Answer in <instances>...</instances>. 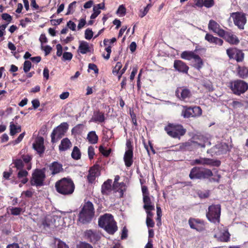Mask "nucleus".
<instances>
[{
  "label": "nucleus",
  "instance_id": "nucleus-1",
  "mask_svg": "<svg viewBox=\"0 0 248 248\" xmlns=\"http://www.w3.org/2000/svg\"><path fill=\"white\" fill-rule=\"evenodd\" d=\"M55 187L59 193L63 195H71L75 190V185L72 180L65 177L57 181Z\"/></svg>",
  "mask_w": 248,
  "mask_h": 248
},
{
  "label": "nucleus",
  "instance_id": "nucleus-2",
  "mask_svg": "<svg viewBox=\"0 0 248 248\" xmlns=\"http://www.w3.org/2000/svg\"><path fill=\"white\" fill-rule=\"evenodd\" d=\"M94 215V209L93 203L88 201L83 206L78 214V220L82 224L89 223Z\"/></svg>",
  "mask_w": 248,
  "mask_h": 248
},
{
  "label": "nucleus",
  "instance_id": "nucleus-3",
  "mask_svg": "<svg viewBox=\"0 0 248 248\" xmlns=\"http://www.w3.org/2000/svg\"><path fill=\"white\" fill-rule=\"evenodd\" d=\"M167 134L173 139L180 138L186 133V130L180 124H168L164 128Z\"/></svg>",
  "mask_w": 248,
  "mask_h": 248
},
{
  "label": "nucleus",
  "instance_id": "nucleus-4",
  "mask_svg": "<svg viewBox=\"0 0 248 248\" xmlns=\"http://www.w3.org/2000/svg\"><path fill=\"white\" fill-rule=\"evenodd\" d=\"M221 215V205L219 204H212L208 208L206 216L208 220L213 223H219Z\"/></svg>",
  "mask_w": 248,
  "mask_h": 248
},
{
  "label": "nucleus",
  "instance_id": "nucleus-5",
  "mask_svg": "<svg viewBox=\"0 0 248 248\" xmlns=\"http://www.w3.org/2000/svg\"><path fill=\"white\" fill-rule=\"evenodd\" d=\"M229 87L233 94L240 95L248 90V84L244 80L237 79L231 81Z\"/></svg>",
  "mask_w": 248,
  "mask_h": 248
},
{
  "label": "nucleus",
  "instance_id": "nucleus-6",
  "mask_svg": "<svg viewBox=\"0 0 248 248\" xmlns=\"http://www.w3.org/2000/svg\"><path fill=\"white\" fill-rule=\"evenodd\" d=\"M68 128L66 123H62L60 125L54 128L51 133V142L55 143L62 138Z\"/></svg>",
  "mask_w": 248,
  "mask_h": 248
},
{
  "label": "nucleus",
  "instance_id": "nucleus-7",
  "mask_svg": "<svg viewBox=\"0 0 248 248\" xmlns=\"http://www.w3.org/2000/svg\"><path fill=\"white\" fill-rule=\"evenodd\" d=\"M231 17L232 18L234 24L241 30L245 28V25L247 23L246 14L242 12H234L231 14Z\"/></svg>",
  "mask_w": 248,
  "mask_h": 248
},
{
  "label": "nucleus",
  "instance_id": "nucleus-8",
  "mask_svg": "<svg viewBox=\"0 0 248 248\" xmlns=\"http://www.w3.org/2000/svg\"><path fill=\"white\" fill-rule=\"evenodd\" d=\"M126 151L124 155V159L126 167H130L133 162V147L130 140H127L126 142Z\"/></svg>",
  "mask_w": 248,
  "mask_h": 248
},
{
  "label": "nucleus",
  "instance_id": "nucleus-9",
  "mask_svg": "<svg viewBox=\"0 0 248 248\" xmlns=\"http://www.w3.org/2000/svg\"><path fill=\"white\" fill-rule=\"evenodd\" d=\"M45 178V171H33L30 180L31 185L36 187L42 186L44 185Z\"/></svg>",
  "mask_w": 248,
  "mask_h": 248
},
{
  "label": "nucleus",
  "instance_id": "nucleus-10",
  "mask_svg": "<svg viewBox=\"0 0 248 248\" xmlns=\"http://www.w3.org/2000/svg\"><path fill=\"white\" fill-rule=\"evenodd\" d=\"M191 165H209L215 166H219L220 164V162L217 160H214L207 158L200 157L198 159H196L191 161L190 163Z\"/></svg>",
  "mask_w": 248,
  "mask_h": 248
},
{
  "label": "nucleus",
  "instance_id": "nucleus-11",
  "mask_svg": "<svg viewBox=\"0 0 248 248\" xmlns=\"http://www.w3.org/2000/svg\"><path fill=\"white\" fill-rule=\"evenodd\" d=\"M188 224L191 229L198 232H202L205 230L204 222L200 219L190 217L188 220Z\"/></svg>",
  "mask_w": 248,
  "mask_h": 248
},
{
  "label": "nucleus",
  "instance_id": "nucleus-12",
  "mask_svg": "<svg viewBox=\"0 0 248 248\" xmlns=\"http://www.w3.org/2000/svg\"><path fill=\"white\" fill-rule=\"evenodd\" d=\"M86 239L90 242L95 244L101 238L99 232L96 230H87L84 233Z\"/></svg>",
  "mask_w": 248,
  "mask_h": 248
},
{
  "label": "nucleus",
  "instance_id": "nucleus-13",
  "mask_svg": "<svg viewBox=\"0 0 248 248\" xmlns=\"http://www.w3.org/2000/svg\"><path fill=\"white\" fill-rule=\"evenodd\" d=\"M176 94L181 100L188 99L192 95L190 90L185 87L178 88L176 91Z\"/></svg>",
  "mask_w": 248,
  "mask_h": 248
},
{
  "label": "nucleus",
  "instance_id": "nucleus-14",
  "mask_svg": "<svg viewBox=\"0 0 248 248\" xmlns=\"http://www.w3.org/2000/svg\"><path fill=\"white\" fill-rule=\"evenodd\" d=\"M208 28L210 31L217 34L219 37H221L225 30L222 29L219 24L216 21L211 19L208 25Z\"/></svg>",
  "mask_w": 248,
  "mask_h": 248
},
{
  "label": "nucleus",
  "instance_id": "nucleus-15",
  "mask_svg": "<svg viewBox=\"0 0 248 248\" xmlns=\"http://www.w3.org/2000/svg\"><path fill=\"white\" fill-rule=\"evenodd\" d=\"M221 37L224 38L227 42L232 45H237L239 43L238 38L231 31H225Z\"/></svg>",
  "mask_w": 248,
  "mask_h": 248
},
{
  "label": "nucleus",
  "instance_id": "nucleus-16",
  "mask_svg": "<svg viewBox=\"0 0 248 248\" xmlns=\"http://www.w3.org/2000/svg\"><path fill=\"white\" fill-rule=\"evenodd\" d=\"M114 220L113 216L111 214L106 213L99 218L98 225L103 228Z\"/></svg>",
  "mask_w": 248,
  "mask_h": 248
},
{
  "label": "nucleus",
  "instance_id": "nucleus-17",
  "mask_svg": "<svg viewBox=\"0 0 248 248\" xmlns=\"http://www.w3.org/2000/svg\"><path fill=\"white\" fill-rule=\"evenodd\" d=\"M194 143L198 144L202 148H204L206 145H211L209 139L203 135H196L193 137Z\"/></svg>",
  "mask_w": 248,
  "mask_h": 248
},
{
  "label": "nucleus",
  "instance_id": "nucleus-18",
  "mask_svg": "<svg viewBox=\"0 0 248 248\" xmlns=\"http://www.w3.org/2000/svg\"><path fill=\"white\" fill-rule=\"evenodd\" d=\"M112 180L108 179L105 181L101 186V192L102 195L108 196L110 194L112 189Z\"/></svg>",
  "mask_w": 248,
  "mask_h": 248
},
{
  "label": "nucleus",
  "instance_id": "nucleus-19",
  "mask_svg": "<svg viewBox=\"0 0 248 248\" xmlns=\"http://www.w3.org/2000/svg\"><path fill=\"white\" fill-rule=\"evenodd\" d=\"M173 66L176 70L183 73H187L189 69L186 63L181 60H175Z\"/></svg>",
  "mask_w": 248,
  "mask_h": 248
},
{
  "label": "nucleus",
  "instance_id": "nucleus-20",
  "mask_svg": "<svg viewBox=\"0 0 248 248\" xmlns=\"http://www.w3.org/2000/svg\"><path fill=\"white\" fill-rule=\"evenodd\" d=\"M206 175H213L212 171H190L189 176L191 179L196 180L204 178Z\"/></svg>",
  "mask_w": 248,
  "mask_h": 248
},
{
  "label": "nucleus",
  "instance_id": "nucleus-21",
  "mask_svg": "<svg viewBox=\"0 0 248 248\" xmlns=\"http://www.w3.org/2000/svg\"><path fill=\"white\" fill-rule=\"evenodd\" d=\"M44 138L42 137H39L36 138L35 142L33 144V149L39 154H42L44 152Z\"/></svg>",
  "mask_w": 248,
  "mask_h": 248
},
{
  "label": "nucleus",
  "instance_id": "nucleus-22",
  "mask_svg": "<svg viewBox=\"0 0 248 248\" xmlns=\"http://www.w3.org/2000/svg\"><path fill=\"white\" fill-rule=\"evenodd\" d=\"M126 185L124 182L112 184L113 191L115 193L118 192L120 198L123 197L124 192L126 190Z\"/></svg>",
  "mask_w": 248,
  "mask_h": 248
},
{
  "label": "nucleus",
  "instance_id": "nucleus-23",
  "mask_svg": "<svg viewBox=\"0 0 248 248\" xmlns=\"http://www.w3.org/2000/svg\"><path fill=\"white\" fill-rule=\"evenodd\" d=\"M204 39L206 41L210 44L215 45L221 46L223 45V41L222 39L214 36L212 34L207 33L206 34Z\"/></svg>",
  "mask_w": 248,
  "mask_h": 248
},
{
  "label": "nucleus",
  "instance_id": "nucleus-24",
  "mask_svg": "<svg viewBox=\"0 0 248 248\" xmlns=\"http://www.w3.org/2000/svg\"><path fill=\"white\" fill-rule=\"evenodd\" d=\"M105 120V117L104 113L100 111H96L93 112V115L90 121L95 123H103Z\"/></svg>",
  "mask_w": 248,
  "mask_h": 248
},
{
  "label": "nucleus",
  "instance_id": "nucleus-25",
  "mask_svg": "<svg viewBox=\"0 0 248 248\" xmlns=\"http://www.w3.org/2000/svg\"><path fill=\"white\" fill-rule=\"evenodd\" d=\"M53 225V222L50 217L46 216L41 221L40 227L46 230L50 229Z\"/></svg>",
  "mask_w": 248,
  "mask_h": 248
},
{
  "label": "nucleus",
  "instance_id": "nucleus-26",
  "mask_svg": "<svg viewBox=\"0 0 248 248\" xmlns=\"http://www.w3.org/2000/svg\"><path fill=\"white\" fill-rule=\"evenodd\" d=\"M108 233L113 234L118 230L116 222L114 220L103 228Z\"/></svg>",
  "mask_w": 248,
  "mask_h": 248
},
{
  "label": "nucleus",
  "instance_id": "nucleus-27",
  "mask_svg": "<svg viewBox=\"0 0 248 248\" xmlns=\"http://www.w3.org/2000/svg\"><path fill=\"white\" fill-rule=\"evenodd\" d=\"M237 72L239 78L243 79L248 78V67L238 65L237 68Z\"/></svg>",
  "mask_w": 248,
  "mask_h": 248
},
{
  "label": "nucleus",
  "instance_id": "nucleus-28",
  "mask_svg": "<svg viewBox=\"0 0 248 248\" xmlns=\"http://www.w3.org/2000/svg\"><path fill=\"white\" fill-rule=\"evenodd\" d=\"M78 52L84 54L90 51L89 44L84 41L79 42V46L78 48Z\"/></svg>",
  "mask_w": 248,
  "mask_h": 248
},
{
  "label": "nucleus",
  "instance_id": "nucleus-29",
  "mask_svg": "<svg viewBox=\"0 0 248 248\" xmlns=\"http://www.w3.org/2000/svg\"><path fill=\"white\" fill-rule=\"evenodd\" d=\"M71 146L72 143L71 141L68 138H66L62 140L59 148L61 151H65L69 149Z\"/></svg>",
  "mask_w": 248,
  "mask_h": 248
},
{
  "label": "nucleus",
  "instance_id": "nucleus-30",
  "mask_svg": "<svg viewBox=\"0 0 248 248\" xmlns=\"http://www.w3.org/2000/svg\"><path fill=\"white\" fill-rule=\"evenodd\" d=\"M28 175V171H18L17 177L19 180V182L21 183L19 185L20 187L22 186L21 184H25L27 183L29 180L27 178Z\"/></svg>",
  "mask_w": 248,
  "mask_h": 248
},
{
  "label": "nucleus",
  "instance_id": "nucleus-31",
  "mask_svg": "<svg viewBox=\"0 0 248 248\" xmlns=\"http://www.w3.org/2000/svg\"><path fill=\"white\" fill-rule=\"evenodd\" d=\"M143 201L144 203L143 208L145 210H155L154 204H152V202L149 196L146 195L143 197Z\"/></svg>",
  "mask_w": 248,
  "mask_h": 248
},
{
  "label": "nucleus",
  "instance_id": "nucleus-32",
  "mask_svg": "<svg viewBox=\"0 0 248 248\" xmlns=\"http://www.w3.org/2000/svg\"><path fill=\"white\" fill-rule=\"evenodd\" d=\"M194 63L193 66L198 70H200L203 66V62L201 58L197 54L193 58Z\"/></svg>",
  "mask_w": 248,
  "mask_h": 248
},
{
  "label": "nucleus",
  "instance_id": "nucleus-33",
  "mask_svg": "<svg viewBox=\"0 0 248 248\" xmlns=\"http://www.w3.org/2000/svg\"><path fill=\"white\" fill-rule=\"evenodd\" d=\"M196 54L192 51H184L181 54V58L184 60L190 61L193 59Z\"/></svg>",
  "mask_w": 248,
  "mask_h": 248
},
{
  "label": "nucleus",
  "instance_id": "nucleus-34",
  "mask_svg": "<svg viewBox=\"0 0 248 248\" xmlns=\"http://www.w3.org/2000/svg\"><path fill=\"white\" fill-rule=\"evenodd\" d=\"M87 138L88 141L91 144L96 143L98 140V137L94 131L90 132L88 134Z\"/></svg>",
  "mask_w": 248,
  "mask_h": 248
},
{
  "label": "nucleus",
  "instance_id": "nucleus-35",
  "mask_svg": "<svg viewBox=\"0 0 248 248\" xmlns=\"http://www.w3.org/2000/svg\"><path fill=\"white\" fill-rule=\"evenodd\" d=\"M21 131V126L15 125L13 122L10 123V134L11 136H14Z\"/></svg>",
  "mask_w": 248,
  "mask_h": 248
},
{
  "label": "nucleus",
  "instance_id": "nucleus-36",
  "mask_svg": "<svg viewBox=\"0 0 248 248\" xmlns=\"http://www.w3.org/2000/svg\"><path fill=\"white\" fill-rule=\"evenodd\" d=\"M72 157L75 159L78 160L81 157V152L80 150L77 146H74L71 153Z\"/></svg>",
  "mask_w": 248,
  "mask_h": 248
},
{
  "label": "nucleus",
  "instance_id": "nucleus-37",
  "mask_svg": "<svg viewBox=\"0 0 248 248\" xmlns=\"http://www.w3.org/2000/svg\"><path fill=\"white\" fill-rule=\"evenodd\" d=\"M192 117L200 116L202 113V110L200 107H191Z\"/></svg>",
  "mask_w": 248,
  "mask_h": 248
},
{
  "label": "nucleus",
  "instance_id": "nucleus-38",
  "mask_svg": "<svg viewBox=\"0 0 248 248\" xmlns=\"http://www.w3.org/2000/svg\"><path fill=\"white\" fill-rule=\"evenodd\" d=\"M98 172V171H89V174L87 175V178L89 183H93L95 181L96 177L100 175V173L98 174H97Z\"/></svg>",
  "mask_w": 248,
  "mask_h": 248
},
{
  "label": "nucleus",
  "instance_id": "nucleus-39",
  "mask_svg": "<svg viewBox=\"0 0 248 248\" xmlns=\"http://www.w3.org/2000/svg\"><path fill=\"white\" fill-rule=\"evenodd\" d=\"M14 165L17 170H26L25 165L23 164V161L22 159H17L14 162Z\"/></svg>",
  "mask_w": 248,
  "mask_h": 248
},
{
  "label": "nucleus",
  "instance_id": "nucleus-40",
  "mask_svg": "<svg viewBox=\"0 0 248 248\" xmlns=\"http://www.w3.org/2000/svg\"><path fill=\"white\" fill-rule=\"evenodd\" d=\"M22 159L23 164H24V165L26 166L25 169H27V170H30L31 168V164L30 162L31 160V157L27 155L23 156Z\"/></svg>",
  "mask_w": 248,
  "mask_h": 248
},
{
  "label": "nucleus",
  "instance_id": "nucleus-41",
  "mask_svg": "<svg viewBox=\"0 0 248 248\" xmlns=\"http://www.w3.org/2000/svg\"><path fill=\"white\" fill-rule=\"evenodd\" d=\"M244 53L242 50L237 49L233 59L235 60L237 62H242L244 60Z\"/></svg>",
  "mask_w": 248,
  "mask_h": 248
},
{
  "label": "nucleus",
  "instance_id": "nucleus-42",
  "mask_svg": "<svg viewBox=\"0 0 248 248\" xmlns=\"http://www.w3.org/2000/svg\"><path fill=\"white\" fill-rule=\"evenodd\" d=\"M62 166L58 162L55 161L49 166L50 170H62Z\"/></svg>",
  "mask_w": 248,
  "mask_h": 248
},
{
  "label": "nucleus",
  "instance_id": "nucleus-43",
  "mask_svg": "<svg viewBox=\"0 0 248 248\" xmlns=\"http://www.w3.org/2000/svg\"><path fill=\"white\" fill-rule=\"evenodd\" d=\"M184 108L185 109L182 111L181 115L185 118L192 117L191 107H184Z\"/></svg>",
  "mask_w": 248,
  "mask_h": 248
},
{
  "label": "nucleus",
  "instance_id": "nucleus-44",
  "mask_svg": "<svg viewBox=\"0 0 248 248\" xmlns=\"http://www.w3.org/2000/svg\"><path fill=\"white\" fill-rule=\"evenodd\" d=\"M210 190H207L205 191L200 190L198 192L197 194L201 199H206L210 196Z\"/></svg>",
  "mask_w": 248,
  "mask_h": 248
},
{
  "label": "nucleus",
  "instance_id": "nucleus-45",
  "mask_svg": "<svg viewBox=\"0 0 248 248\" xmlns=\"http://www.w3.org/2000/svg\"><path fill=\"white\" fill-rule=\"evenodd\" d=\"M83 127V124H78L73 128L72 129V133L76 134H80L82 132Z\"/></svg>",
  "mask_w": 248,
  "mask_h": 248
},
{
  "label": "nucleus",
  "instance_id": "nucleus-46",
  "mask_svg": "<svg viewBox=\"0 0 248 248\" xmlns=\"http://www.w3.org/2000/svg\"><path fill=\"white\" fill-rule=\"evenodd\" d=\"M237 49L235 48H230L227 49V54L230 59H233L235 52H237Z\"/></svg>",
  "mask_w": 248,
  "mask_h": 248
},
{
  "label": "nucleus",
  "instance_id": "nucleus-47",
  "mask_svg": "<svg viewBox=\"0 0 248 248\" xmlns=\"http://www.w3.org/2000/svg\"><path fill=\"white\" fill-rule=\"evenodd\" d=\"M99 150L100 152L101 153L103 154V155L106 157L108 156L111 152V149H109L108 150H105L102 145H100L99 146Z\"/></svg>",
  "mask_w": 248,
  "mask_h": 248
},
{
  "label": "nucleus",
  "instance_id": "nucleus-48",
  "mask_svg": "<svg viewBox=\"0 0 248 248\" xmlns=\"http://www.w3.org/2000/svg\"><path fill=\"white\" fill-rule=\"evenodd\" d=\"M10 210L11 214L14 216L19 215L22 211V209L20 207H12Z\"/></svg>",
  "mask_w": 248,
  "mask_h": 248
},
{
  "label": "nucleus",
  "instance_id": "nucleus-49",
  "mask_svg": "<svg viewBox=\"0 0 248 248\" xmlns=\"http://www.w3.org/2000/svg\"><path fill=\"white\" fill-rule=\"evenodd\" d=\"M122 67V64L120 62H117L116 65L113 68L112 70V73L114 75H117L119 73L120 71H121V69Z\"/></svg>",
  "mask_w": 248,
  "mask_h": 248
},
{
  "label": "nucleus",
  "instance_id": "nucleus-50",
  "mask_svg": "<svg viewBox=\"0 0 248 248\" xmlns=\"http://www.w3.org/2000/svg\"><path fill=\"white\" fill-rule=\"evenodd\" d=\"M76 3V1H73L69 5L66 15H69L74 11V8L75 7Z\"/></svg>",
  "mask_w": 248,
  "mask_h": 248
},
{
  "label": "nucleus",
  "instance_id": "nucleus-51",
  "mask_svg": "<svg viewBox=\"0 0 248 248\" xmlns=\"http://www.w3.org/2000/svg\"><path fill=\"white\" fill-rule=\"evenodd\" d=\"M76 248H93V247L88 243L80 242L77 245Z\"/></svg>",
  "mask_w": 248,
  "mask_h": 248
},
{
  "label": "nucleus",
  "instance_id": "nucleus-52",
  "mask_svg": "<svg viewBox=\"0 0 248 248\" xmlns=\"http://www.w3.org/2000/svg\"><path fill=\"white\" fill-rule=\"evenodd\" d=\"M31 63L29 61H25L23 64V70L25 73L28 72L31 68Z\"/></svg>",
  "mask_w": 248,
  "mask_h": 248
},
{
  "label": "nucleus",
  "instance_id": "nucleus-53",
  "mask_svg": "<svg viewBox=\"0 0 248 248\" xmlns=\"http://www.w3.org/2000/svg\"><path fill=\"white\" fill-rule=\"evenodd\" d=\"M57 241V248H69V246L60 239H56Z\"/></svg>",
  "mask_w": 248,
  "mask_h": 248
},
{
  "label": "nucleus",
  "instance_id": "nucleus-54",
  "mask_svg": "<svg viewBox=\"0 0 248 248\" xmlns=\"http://www.w3.org/2000/svg\"><path fill=\"white\" fill-rule=\"evenodd\" d=\"M93 34L92 30L87 29L85 31V38L87 40H90L93 37Z\"/></svg>",
  "mask_w": 248,
  "mask_h": 248
},
{
  "label": "nucleus",
  "instance_id": "nucleus-55",
  "mask_svg": "<svg viewBox=\"0 0 248 248\" xmlns=\"http://www.w3.org/2000/svg\"><path fill=\"white\" fill-rule=\"evenodd\" d=\"M117 13L120 15L121 16H124L126 13V9L123 5L119 6Z\"/></svg>",
  "mask_w": 248,
  "mask_h": 248
},
{
  "label": "nucleus",
  "instance_id": "nucleus-56",
  "mask_svg": "<svg viewBox=\"0 0 248 248\" xmlns=\"http://www.w3.org/2000/svg\"><path fill=\"white\" fill-rule=\"evenodd\" d=\"M230 234L229 233V232H224L223 233L222 235L221 236V240L223 242H227L229 241H230Z\"/></svg>",
  "mask_w": 248,
  "mask_h": 248
},
{
  "label": "nucleus",
  "instance_id": "nucleus-57",
  "mask_svg": "<svg viewBox=\"0 0 248 248\" xmlns=\"http://www.w3.org/2000/svg\"><path fill=\"white\" fill-rule=\"evenodd\" d=\"M88 154L90 159H92L93 158V156L95 154L94 149L93 146H90L88 147Z\"/></svg>",
  "mask_w": 248,
  "mask_h": 248
},
{
  "label": "nucleus",
  "instance_id": "nucleus-58",
  "mask_svg": "<svg viewBox=\"0 0 248 248\" xmlns=\"http://www.w3.org/2000/svg\"><path fill=\"white\" fill-rule=\"evenodd\" d=\"M1 18L3 20L6 21L8 23L7 24H9L11 22L12 20V16L7 13H4L1 15Z\"/></svg>",
  "mask_w": 248,
  "mask_h": 248
},
{
  "label": "nucleus",
  "instance_id": "nucleus-59",
  "mask_svg": "<svg viewBox=\"0 0 248 248\" xmlns=\"http://www.w3.org/2000/svg\"><path fill=\"white\" fill-rule=\"evenodd\" d=\"M73 55L71 52H64L62 55V58L64 61H70L72 59Z\"/></svg>",
  "mask_w": 248,
  "mask_h": 248
},
{
  "label": "nucleus",
  "instance_id": "nucleus-60",
  "mask_svg": "<svg viewBox=\"0 0 248 248\" xmlns=\"http://www.w3.org/2000/svg\"><path fill=\"white\" fill-rule=\"evenodd\" d=\"M214 5V0H204L203 6L210 8Z\"/></svg>",
  "mask_w": 248,
  "mask_h": 248
},
{
  "label": "nucleus",
  "instance_id": "nucleus-61",
  "mask_svg": "<svg viewBox=\"0 0 248 248\" xmlns=\"http://www.w3.org/2000/svg\"><path fill=\"white\" fill-rule=\"evenodd\" d=\"M67 26L73 31H76V25L71 20L69 21L67 23Z\"/></svg>",
  "mask_w": 248,
  "mask_h": 248
},
{
  "label": "nucleus",
  "instance_id": "nucleus-62",
  "mask_svg": "<svg viewBox=\"0 0 248 248\" xmlns=\"http://www.w3.org/2000/svg\"><path fill=\"white\" fill-rule=\"evenodd\" d=\"M146 224L149 228H153L155 226V222L152 218L146 217Z\"/></svg>",
  "mask_w": 248,
  "mask_h": 248
},
{
  "label": "nucleus",
  "instance_id": "nucleus-63",
  "mask_svg": "<svg viewBox=\"0 0 248 248\" xmlns=\"http://www.w3.org/2000/svg\"><path fill=\"white\" fill-rule=\"evenodd\" d=\"M96 8L94 7H93V13L92 14V15L91 16V19H94L100 13V10H97V9H96Z\"/></svg>",
  "mask_w": 248,
  "mask_h": 248
},
{
  "label": "nucleus",
  "instance_id": "nucleus-64",
  "mask_svg": "<svg viewBox=\"0 0 248 248\" xmlns=\"http://www.w3.org/2000/svg\"><path fill=\"white\" fill-rule=\"evenodd\" d=\"M86 21L85 18H81L79 20V23L78 25V30H80L86 24Z\"/></svg>",
  "mask_w": 248,
  "mask_h": 248
}]
</instances>
